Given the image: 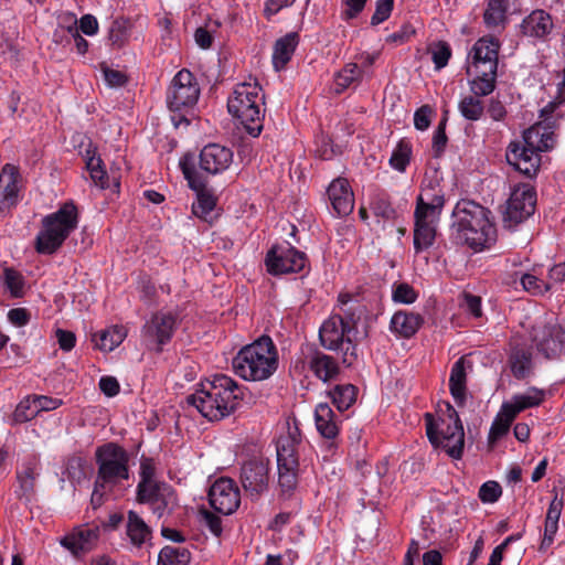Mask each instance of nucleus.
Here are the masks:
<instances>
[{
  "label": "nucleus",
  "mask_w": 565,
  "mask_h": 565,
  "mask_svg": "<svg viewBox=\"0 0 565 565\" xmlns=\"http://www.w3.org/2000/svg\"><path fill=\"white\" fill-rule=\"evenodd\" d=\"M243 398V390L230 376L217 374L201 384V388L186 397L209 420H221L237 408Z\"/></svg>",
  "instance_id": "nucleus-1"
},
{
  "label": "nucleus",
  "mask_w": 565,
  "mask_h": 565,
  "mask_svg": "<svg viewBox=\"0 0 565 565\" xmlns=\"http://www.w3.org/2000/svg\"><path fill=\"white\" fill-rule=\"evenodd\" d=\"M489 211L473 201L461 200L452 211L451 227L456 238L473 250H482L495 241V228Z\"/></svg>",
  "instance_id": "nucleus-2"
},
{
  "label": "nucleus",
  "mask_w": 565,
  "mask_h": 565,
  "mask_svg": "<svg viewBox=\"0 0 565 565\" xmlns=\"http://www.w3.org/2000/svg\"><path fill=\"white\" fill-rule=\"evenodd\" d=\"M236 375L246 381H264L278 367V354L273 340L263 335L242 348L232 362Z\"/></svg>",
  "instance_id": "nucleus-3"
},
{
  "label": "nucleus",
  "mask_w": 565,
  "mask_h": 565,
  "mask_svg": "<svg viewBox=\"0 0 565 565\" xmlns=\"http://www.w3.org/2000/svg\"><path fill=\"white\" fill-rule=\"evenodd\" d=\"M264 100L262 87L256 82L237 84L227 99L228 113L239 120L252 137H258L263 130Z\"/></svg>",
  "instance_id": "nucleus-4"
},
{
  "label": "nucleus",
  "mask_w": 565,
  "mask_h": 565,
  "mask_svg": "<svg viewBox=\"0 0 565 565\" xmlns=\"http://www.w3.org/2000/svg\"><path fill=\"white\" fill-rule=\"evenodd\" d=\"M444 205L445 199L440 189H423L417 196L414 212V248L417 254L435 243Z\"/></svg>",
  "instance_id": "nucleus-5"
},
{
  "label": "nucleus",
  "mask_w": 565,
  "mask_h": 565,
  "mask_svg": "<svg viewBox=\"0 0 565 565\" xmlns=\"http://www.w3.org/2000/svg\"><path fill=\"white\" fill-rule=\"evenodd\" d=\"M42 227L35 238V249L43 255H52L63 245L70 234L77 227L78 211L70 201L42 218Z\"/></svg>",
  "instance_id": "nucleus-6"
},
{
  "label": "nucleus",
  "mask_w": 565,
  "mask_h": 565,
  "mask_svg": "<svg viewBox=\"0 0 565 565\" xmlns=\"http://www.w3.org/2000/svg\"><path fill=\"white\" fill-rule=\"evenodd\" d=\"M95 459L98 467L93 499L100 489H111L129 479V455L118 444L107 443L97 447Z\"/></svg>",
  "instance_id": "nucleus-7"
},
{
  "label": "nucleus",
  "mask_w": 565,
  "mask_h": 565,
  "mask_svg": "<svg viewBox=\"0 0 565 565\" xmlns=\"http://www.w3.org/2000/svg\"><path fill=\"white\" fill-rule=\"evenodd\" d=\"M200 86L196 77L186 68L179 71L171 81L167 92V105L174 113L171 117L175 128L190 124L185 113L199 100Z\"/></svg>",
  "instance_id": "nucleus-8"
},
{
  "label": "nucleus",
  "mask_w": 565,
  "mask_h": 565,
  "mask_svg": "<svg viewBox=\"0 0 565 565\" xmlns=\"http://www.w3.org/2000/svg\"><path fill=\"white\" fill-rule=\"evenodd\" d=\"M447 409L451 423L440 431L437 430L434 416L430 413L425 414L426 434L435 447H441L451 458L460 459L465 445L463 426L458 413L450 404H447Z\"/></svg>",
  "instance_id": "nucleus-9"
},
{
  "label": "nucleus",
  "mask_w": 565,
  "mask_h": 565,
  "mask_svg": "<svg viewBox=\"0 0 565 565\" xmlns=\"http://www.w3.org/2000/svg\"><path fill=\"white\" fill-rule=\"evenodd\" d=\"M180 168L190 188L198 194L196 201L192 204L193 214L204 221H209L215 207V198L205 191V180L195 169L193 157L185 154L180 160Z\"/></svg>",
  "instance_id": "nucleus-10"
},
{
  "label": "nucleus",
  "mask_w": 565,
  "mask_h": 565,
  "mask_svg": "<svg viewBox=\"0 0 565 565\" xmlns=\"http://www.w3.org/2000/svg\"><path fill=\"white\" fill-rule=\"evenodd\" d=\"M137 501L149 505L152 513L158 518L170 515L178 508L175 490L163 481L148 486H137Z\"/></svg>",
  "instance_id": "nucleus-11"
},
{
  "label": "nucleus",
  "mask_w": 565,
  "mask_h": 565,
  "mask_svg": "<svg viewBox=\"0 0 565 565\" xmlns=\"http://www.w3.org/2000/svg\"><path fill=\"white\" fill-rule=\"evenodd\" d=\"M239 482L245 493L252 500H257L268 489L269 460L253 458L245 461L241 467Z\"/></svg>",
  "instance_id": "nucleus-12"
},
{
  "label": "nucleus",
  "mask_w": 565,
  "mask_h": 565,
  "mask_svg": "<svg viewBox=\"0 0 565 565\" xmlns=\"http://www.w3.org/2000/svg\"><path fill=\"white\" fill-rule=\"evenodd\" d=\"M536 193L533 188H516L507 202L503 221L509 227L516 226L534 213Z\"/></svg>",
  "instance_id": "nucleus-13"
},
{
  "label": "nucleus",
  "mask_w": 565,
  "mask_h": 565,
  "mask_svg": "<svg viewBox=\"0 0 565 565\" xmlns=\"http://www.w3.org/2000/svg\"><path fill=\"white\" fill-rule=\"evenodd\" d=\"M306 263V254L291 246H273L266 255L267 270L271 275L299 273Z\"/></svg>",
  "instance_id": "nucleus-14"
},
{
  "label": "nucleus",
  "mask_w": 565,
  "mask_h": 565,
  "mask_svg": "<svg viewBox=\"0 0 565 565\" xmlns=\"http://www.w3.org/2000/svg\"><path fill=\"white\" fill-rule=\"evenodd\" d=\"M177 326L175 315L158 311L145 323L142 335L149 345H156V351L161 352L162 347L171 341Z\"/></svg>",
  "instance_id": "nucleus-15"
},
{
  "label": "nucleus",
  "mask_w": 565,
  "mask_h": 565,
  "mask_svg": "<svg viewBox=\"0 0 565 565\" xmlns=\"http://www.w3.org/2000/svg\"><path fill=\"white\" fill-rule=\"evenodd\" d=\"M209 502L211 507L225 515L234 513L241 503L239 489L231 478L222 477L210 488Z\"/></svg>",
  "instance_id": "nucleus-16"
},
{
  "label": "nucleus",
  "mask_w": 565,
  "mask_h": 565,
  "mask_svg": "<svg viewBox=\"0 0 565 565\" xmlns=\"http://www.w3.org/2000/svg\"><path fill=\"white\" fill-rule=\"evenodd\" d=\"M531 337L537 351L548 360L565 352V331L558 324L536 326Z\"/></svg>",
  "instance_id": "nucleus-17"
},
{
  "label": "nucleus",
  "mask_w": 565,
  "mask_h": 565,
  "mask_svg": "<svg viewBox=\"0 0 565 565\" xmlns=\"http://www.w3.org/2000/svg\"><path fill=\"white\" fill-rule=\"evenodd\" d=\"M500 43L498 40L481 38L472 46L471 50V65L468 67V73L471 68H481L482 75L492 74L498 70Z\"/></svg>",
  "instance_id": "nucleus-18"
},
{
  "label": "nucleus",
  "mask_w": 565,
  "mask_h": 565,
  "mask_svg": "<svg viewBox=\"0 0 565 565\" xmlns=\"http://www.w3.org/2000/svg\"><path fill=\"white\" fill-rule=\"evenodd\" d=\"M233 156L230 148L218 143H209L200 152L199 167L207 174H221L233 163Z\"/></svg>",
  "instance_id": "nucleus-19"
},
{
  "label": "nucleus",
  "mask_w": 565,
  "mask_h": 565,
  "mask_svg": "<svg viewBox=\"0 0 565 565\" xmlns=\"http://www.w3.org/2000/svg\"><path fill=\"white\" fill-rule=\"evenodd\" d=\"M505 157L510 166L527 178L535 177L540 170L541 156L523 146L521 141H512Z\"/></svg>",
  "instance_id": "nucleus-20"
},
{
  "label": "nucleus",
  "mask_w": 565,
  "mask_h": 565,
  "mask_svg": "<svg viewBox=\"0 0 565 565\" xmlns=\"http://www.w3.org/2000/svg\"><path fill=\"white\" fill-rule=\"evenodd\" d=\"M278 484L282 493L290 494L298 484L299 459L289 446H281L277 454Z\"/></svg>",
  "instance_id": "nucleus-21"
},
{
  "label": "nucleus",
  "mask_w": 565,
  "mask_h": 565,
  "mask_svg": "<svg viewBox=\"0 0 565 565\" xmlns=\"http://www.w3.org/2000/svg\"><path fill=\"white\" fill-rule=\"evenodd\" d=\"M351 334L341 315H333L326 320L320 330L321 344L328 350H338L344 344V340Z\"/></svg>",
  "instance_id": "nucleus-22"
},
{
  "label": "nucleus",
  "mask_w": 565,
  "mask_h": 565,
  "mask_svg": "<svg viewBox=\"0 0 565 565\" xmlns=\"http://www.w3.org/2000/svg\"><path fill=\"white\" fill-rule=\"evenodd\" d=\"M327 193L332 209L339 216H347L353 211L354 194L345 178L334 179Z\"/></svg>",
  "instance_id": "nucleus-23"
},
{
  "label": "nucleus",
  "mask_w": 565,
  "mask_h": 565,
  "mask_svg": "<svg viewBox=\"0 0 565 565\" xmlns=\"http://www.w3.org/2000/svg\"><path fill=\"white\" fill-rule=\"evenodd\" d=\"M99 537V529L79 527L61 540V544L75 556L92 551Z\"/></svg>",
  "instance_id": "nucleus-24"
},
{
  "label": "nucleus",
  "mask_w": 565,
  "mask_h": 565,
  "mask_svg": "<svg viewBox=\"0 0 565 565\" xmlns=\"http://www.w3.org/2000/svg\"><path fill=\"white\" fill-rule=\"evenodd\" d=\"M522 145L536 151L539 154L551 150L555 145V135L550 124L539 122L523 132Z\"/></svg>",
  "instance_id": "nucleus-25"
},
{
  "label": "nucleus",
  "mask_w": 565,
  "mask_h": 565,
  "mask_svg": "<svg viewBox=\"0 0 565 565\" xmlns=\"http://www.w3.org/2000/svg\"><path fill=\"white\" fill-rule=\"evenodd\" d=\"M315 423L319 434L323 438L331 440V447L334 446V440L340 431V420L327 403H321L316 407Z\"/></svg>",
  "instance_id": "nucleus-26"
},
{
  "label": "nucleus",
  "mask_w": 565,
  "mask_h": 565,
  "mask_svg": "<svg viewBox=\"0 0 565 565\" xmlns=\"http://www.w3.org/2000/svg\"><path fill=\"white\" fill-rule=\"evenodd\" d=\"M19 171L12 164H6L0 174V205L10 207L18 199Z\"/></svg>",
  "instance_id": "nucleus-27"
},
{
  "label": "nucleus",
  "mask_w": 565,
  "mask_h": 565,
  "mask_svg": "<svg viewBox=\"0 0 565 565\" xmlns=\"http://www.w3.org/2000/svg\"><path fill=\"white\" fill-rule=\"evenodd\" d=\"M39 476L36 465L28 463L22 471L18 472L17 498L25 507H30L35 499V479Z\"/></svg>",
  "instance_id": "nucleus-28"
},
{
  "label": "nucleus",
  "mask_w": 565,
  "mask_h": 565,
  "mask_svg": "<svg viewBox=\"0 0 565 565\" xmlns=\"http://www.w3.org/2000/svg\"><path fill=\"white\" fill-rule=\"evenodd\" d=\"M309 369L323 382L335 380L340 373L339 364L334 358L320 351H315L310 356Z\"/></svg>",
  "instance_id": "nucleus-29"
},
{
  "label": "nucleus",
  "mask_w": 565,
  "mask_h": 565,
  "mask_svg": "<svg viewBox=\"0 0 565 565\" xmlns=\"http://www.w3.org/2000/svg\"><path fill=\"white\" fill-rule=\"evenodd\" d=\"M509 364L513 376L518 380H524L533 371V354L530 348L514 345L511 349Z\"/></svg>",
  "instance_id": "nucleus-30"
},
{
  "label": "nucleus",
  "mask_w": 565,
  "mask_h": 565,
  "mask_svg": "<svg viewBox=\"0 0 565 565\" xmlns=\"http://www.w3.org/2000/svg\"><path fill=\"white\" fill-rule=\"evenodd\" d=\"M423 324V318L418 313L397 311L391 319V330L401 338L408 339L413 337L420 326Z\"/></svg>",
  "instance_id": "nucleus-31"
},
{
  "label": "nucleus",
  "mask_w": 565,
  "mask_h": 565,
  "mask_svg": "<svg viewBox=\"0 0 565 565\" xmlns=\"http://www.w3.org/2000/svg\"><path fill=\"white\" fill-rule=\"evenodd\" d=\"M521 29L524 35L543 38L553 29V21L544 10H535L523 20Z\"/></svg>",
  "instance_id": "nucleus-32"
},
{
  "label": "nucleus",
  "mask_w": 565,
  "mask_h": 565,
  "mask_svg": "<svg viewBox=\"0 0 565 565\" xmlns=\"http://www.w3.org/2000/svg\"><path fill=\"white\" fill-rule=\"evenodd\" d=\"M126 533L134 546L140 547L152 537V530L135 511L127 514Z\"/></svg>",
  "instance_id": "nucleus-33"
},
{
  "label": "nucleus",
  "mask_w": 565,
  "mask_h": 565,
  "mask_svg": "<svg viewBox=\"0 0 565 565\" xmlns=\"http://www.w3.org/2000/svg\"><path fill=\"white\" fill-rule=\"evenodd\" d=\"M298 43L299 35L296 32H290L276 41L273 53V64L277 71L284 68L290 61Z\"/></svg>",
  "instance_id": "nucleus-34"
},
{
  "label": "nucleus",
  "mask_w": 565,
  "mask_h": 565,
  "mask_svg": "<svg viewBox=\"0 0 565 565\" xmlns=\"http://www.w3.org/2000/svg\"><path fill=\"white\" fill-rule=\"evenodd\" d=\"M467 373L465 369V358L456 361L451 367L449 377L450 394L458 406H463L467 393Z\"/></svg>",
  "instance_id": "nucleus-35"
},
{
  "label": "nucleus",
  "mask_w": 565,
  "mask_h": 565,
  "mask_svg": "<svg viewBox=\"0 0 565 565\" xmlns=\"http://www.w3.org/2000/svg\"><path fill=\"white\" fill-rule=\"evenodd\" d=\"M127 337V331L124 327L113 326L99 333L93 335L95 348L100 351L110 352L117 348Z\"/></svg>",
  "instance_id": "nucleus-36"
},
{
  "label": "nucleus",
  "mask_w": 565,
  "mask_h": 565,
  "mask_svg": "<svg viewBox=\"0 0 565 565\" xmlns=\"http://www.w3.org/2000/svg\"><path fill=\"white\" fill-rule=\"evenodd\" d=\"M86 168L95 185L100 189H109V177L104 168L103 160L96 157L95 149L88 148L85 151Z\"/></svg>",
  "instance_id": "nucleus-37"
},
{
  "label": "nucleus",
  "mask_w": 565,
  "mask_h": 565,
  "mask_svg": "<svg viewBox=\"0 0 565 565\" xmlns=\"http://www.w3.org/2000/svg\"><path fill=\"white\" fill-rule=\"evenodd\" d=\"M132 21L125 17L115 19L109 28L108 40L117 49H121L128 43L132 29Z\"/></svg>",
  "instance_id": "nucleus-38"
},
{
  "label": "nucleus",
  "mask_w": 565,
  "mask_h": 565,
  "mask_svg": "<svg viewBox=\"0 0 565 565\" xmlns=\"http://www.w3.org/2000/svg\"><path fill=\"white\" fill-rule=\"evenodd\" d=\"M358 390L352 384L337 385L329 392L332 403L340 412L349 409L356 401Z\"/></svg>",
  "instance_id": "nucleus-39"
},
{
  "label": "nucleus",
  "mask_w": 565,
  "mask_h": 565,
  "mask_svg": "<svg viewBox=\"0 0 565 565\" xmlns=\"http://www.w3.org/2000/svg\"><path fill=\"white\" fill-rule=\"evenodd\" d=\"M475 78L470 82V89L478 97L490 95L495 88L497 72L482 75L481 68H472Z\"/></svg>",
  "instance_id": "nucleus-40"
},
{
  "label": "nucleus",
  "mask_w": 565,
  "mask_h": 565,
  "mask_svg": "<svg viewBox=\"0 0 565 565\" xmlns=\"http://www.w3.org/2000/svg\"><path fill=\"white\" fill-rule=\"evenodd\" d=\"M191 554L185 547L164 546L158 557V565H188Z\"/></svg>",
  "instance_id": "nucleus-41"
},
{
  "label": "nucleus",
  "mask_w": 565,
  "mask_h": 565,
  "mask_svg": "<svg viewBox=\"0 0 565 565\" xmlns=\"http://www.w3.org/2000/svg\"><path fill=\"white\" fill-rule=\"evenodd\" d=\"M362 75L358 64L349 63L334 77V92L341 94Z\"/></svg>",
  "instance_id": "nucleus-42"
},
{
  "label": "nucleus",
  "mask_w": 565,
  "mask_h": 565,
  "mask_svg": "<svg viewBox=\"0 0 565 565\" xmlns=\"http://www.w3.org/2000/svg\"><path fill=\"white\" fill-rule=\"evenodd\" d=\"M461 115L472 121L479 120L484 111L483 103L476 95L465 96L458 106Z\"/></svg>",
  "instance_id": "nucleus-43"
},
{
  "label": "nucleus",
  "mask_w": 565,
  "mask_h": 565,
  "mask_svg": "<svg viewBox=\"0 0 565 565\" xmlns=\"http://www.w3.org/2000/svg\"><path fill=\"white\" fill-rule=\"evenodd\" d=\"M411 156L412 146L409 141L402 139L394 149L390 163L395 170L404 172L409 163Z\"/></svg>",
  "instance_id": "nucleus-44"
},
{
  "label": "nucleus",
  "mask_w": 565,
  "mask_h": 565,
  "mask_svg": "<svg viewBox=\"0 0 565 565\" xmlns=\"http://www.w3.org/2000/svg\"><path fill=\"white\" fill-rule=\"evenodd\" d=\"M507 6L504 0H490L483 19L488 26H498L505 19Z\"/></svg>",
  "instance_id": "nucleus-45"
},
{
  "label": "nucleus",
  "mask_w": 565,
  "mask_h": 565,
  "mask_svg": "<svg viewBox=\"0 0 565 565\" xmlns=\"http://www.w3.org/2000/svg\"><path fill=\"white\" fill-rule=\"evenodd\" d=\"M4 286L9 290L11 297L21 298L24 296L25 281L23 276L13 268L4 269Z\"/></svg>",
  "instance_id": "nucleus-46"
},
{
  "label": "nucleus",
  "mask_w": 565,
  "mask_h": 565,
  "mask_svg": "<svg viewBox=\"0 0 565 565\" xmlns=\"http://www.w3.org/2000/svg\"><path fill=\"white\" fill-rule=\"evenodd\" d=\"M521 285L525 291L533 296H542L552 289L551 282L539 279L536 276L531 274H524L521 277Z\"/></svg>",
  "instance_id": "nucleus-47"
},
{
  "label": "nucleus",
  "mask_w": 565,
  "mask_h": 565,
  "mask_svg": "<svg viewBox=\"0 0 565 565\" xmlns=\"http://www.w3.org/2000/svg\"><path fill=\"white\" fill-rule=\"evenodd\" d=\"M429 52L436 70L445 67L451 56V49L449 44L444 41H439L430 45Z\"/></svg>",
  "instance_id": "nucleus-48"
},
{
  "label": "nucleus",
  "mask_w": 565,
  "mask_h": 565,
  "mask_svg": "<svg viewBox=\"0 0 565 565\" xmlns=\"http://www.w3.org/2000/svg\"><path fill=\"white\" fill-rule=\"evenodd\" d=\"M544 394L537 388H531L527 394L515 395L513 403L516 405V411H524L530 407L539 406L543 402Z\"/></svg>",
  "instance_id": "nucleus-49"
},
{
  "label": "nucleus",
  "mask_w": 565,
  "mask_h": 565,
  "mask_svg": "<svg viewBox=\"0 0 565 565\" xmlns=\"http://www.w3.org/2000/svg\"><path fill=\"white\" fill-rule=\"evenodd\" d=\"M301 443V435L299 431V428L297 426L288 427L287 435L280 436L277 441V454H279V450L281 446H289V448L292 450L294 456H298V446Z\"/></svg>",
  "instance_id": "nucleus-50"
},
{
  "label": "nucleus",
  "mask_w": 565,
  "mask_h": 565,
  "mask_svg": "<svg viewBox=\"0 0 565 565\" xmlns=\"http://www.w3.org/2000/svg\"><path fill=\"white\" fill-rule=\"evenodd\" d=\"M502 494V488L497 481H487L479 489V499L483 503H494Z\"/></svg>",
  "instance_id": "nucleus-51"
},
{
  "label": "nucleus",
  "mask_w": 565,
  "mask_h": 565,
  "mask_svg": "<svg viewBox=\"0 0 565 565\" xmlns=\"http://www.w3.org/2000/svg\"><path fill=\"white\" fill-rule=\"evenodd\" d=\"M36 414L38 412L33 398H26L18 404L13 413V418L17 423H24L32 419Z\"/></svg>",
  "instance_id": "nucleus-52"
},
{
  "label": "nucleus",
  "mask_w": 565,
  "mask_h": 565,
  "mask_svg": "<svg viewBox=\"0 0 565 565\" xmlns=\"http://www.w3.org/2000/svg\"><path fill=\"white\" fill-rule=\"evenodd\" d=\"M446 124H447V118L444 117L439 121V124L434 132L433 150L435 152V157H439L444 152L447 141H448V138L446 135Z\"/></svg>",
  "instance_id": "nucleus-53"
},
{
  "label": "nucleus",
  "mask_w": 565,
  "mask_h": 565,
  "mask_svg": "<svg viewBox=\"0 0 565 565\" xmlns=\"http://www.w3.org/2000/svg\"><path fill=\"white\" fill-rule=\"evenodd\" d=\"M417 298V294L414 288L406 284L401 282L395 286L393 290V300L401 303H413Z\"/></svg>",
  "instance_id": "nucleus-54"
},
{
  "label": "nucleus",
  "mask_w": 565,
  "mask_h": 565,
  "mask_svg": "<svg viewBox=\"0 0 565 565\" xmlns=\"http://www.w3.org/2000/svg\"><path fill=\"white\" fill-rule=\"evenodd\" d=\"M394 0H377L375 12L371 18V24L377 25L390 18L393 10Z\"/></svg>",
  "instance_id": "nucleus-55"
},
{
  "label": "nucleus",
  "mask_w": 565,
  "mask_h": 565,
  "mask_svg": "<svg viewBox=\"0 0 565 565\" xmlns=\"http://www.w3.org/2000/svg\"><path fill=\"white\" fill-rule=\"evenodd\" d=\"M200 514L202 523L210 530V532L215 536H221L223 531L221 518L209 510H202Z\"/></svg>",
  "instance_id": "nucleus-56"
},
{
  "label": "nucleus",
  "mask_w": 565,
  "mask_h": 565,
  "mask_svg": "<svg viewBox=\"0 0 565 565\" xmlns=\"http://www.w3.org/2000/svg\"><path fill=\"white\" fill-rule=\"evenodd\" d=\"M156 469L151 459H142L140 463V481L138 486H148L159 482L154 478Z\"/></svg>",
  "instance_id": "nucleus-57"
},
{
  "label": "nucleus",
  "mask_w": 565,
  "mask_h": 565,
  "mask_svg": "<svg viewBox=\"0 0 565 565\" xmlns=\"http://www.w3.org/2000/svg\"><path fill=\"white\" fill-rule=\"evenodd\" d=\"M433 109L429 105H423L414 114V125L418 130H426L430 125Z\"/></svg>",
  "instance_id": "nucleus-58"
},
{
  "label": "nucleus",
  "mask_w": 565,
  "mask_h": 565,
  "mask_svg": "<svg viewBox=\"0 0 565 565\" xmlns=\"http://www.w3.org/2000/svg\"><path fill=\"white\" fill-rule=\"evenodd\" d=\"M102 71L104 74V78L109 86L120 87L127 83L126 74L120 71L113 70L106 65L102 66Z\"/></svg>",
  "instance_id": "nucleus-59"
},
{
  "label": "nucleus",
  "mask_w": 565,
  "mask_h": 565,
  "mask_svg": "<svg viewBox=\"0 0 565 565\" xmlns=\"http://www.w3.org/2000/svg\"><path fill=\"white\" fill-rule=\"evenodd\" d=\"M510 426L495 417L488 436L489 445H494L500 438L508 434Z\"/></svg>",
  "instance_id": "nucleus-60"
},
{
  "label": "nucleus",
  "mask_w": 565,
  "mask_h": 565,
  "mask_svg": "<svg viewBox=\"0 0 565 565\" xmlns=\"http://www.w3.org/2000/svg\"><path fill=\"white\" fill-rule=\"evenodd\" d=\"M557 529L558 522L545 520L544 536L540 545V551H545L553 544Z\"/></svg>",
  "instance_id": "nucleus-61"
},
{
  "label": "nucleus",
  "mask_w": 565,
  "mask_h": 565,
  "mask_svg": "<svg viewBox=\"0 0 565 565\" xmlns=\"http://www.w3.org/2000/svg\"><path fill=\"white\" fill-rule=\"evenodd\" d=\"M56 338L60 345V349L68 352L71 351L76 343V337L72 331H66L63 329L56 330Z\"/></svg>",
  "instance_id": "nucleus-62"
},
{
  "label": "nucleus",
  "mask_w": 565,
  "mask_h": 565,
  "mask_svg": "<svg viewBox=\"0 0 565 565\" xmlns=\"http://www.w3.org/2000/svg\"><path fill=\"white\" fill-rule=\"evenodd\" d=\"M34 406L36 407V412L40 411H53L62 405V401L58 398H52L49 396H34L33 397Z\"/></svg>",
  "instance_id": "nucleus-63"
},
{
  "label": "nucleus",
  "mask_w": 565,
  "mask_h": 565,
  "mask_svg": "<svg viewBox=\"0 0 565 565\" xmlns=\"http://www.w3.org/2000/svg\"><path fill=\"white\" fill-rule=\"evenodd\" d=\"M99 388L106 396L113 397L119 393L120 386L115 377L103 376L99 380Z\"/></svg>",
  "instance_id": "nucleus-64"
}]
</instances>
